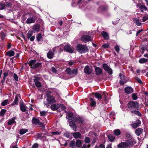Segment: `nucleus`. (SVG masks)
<instances>
[{"instance_id":"nucleus-35","label":"nucleus","mask_w":148,"mask_h":148,"mask_svg":"<svg viewBox=\"0 0 148 148\" xmlns=\"http://www.w3.org/2000/svg\"><path fill=\"white\" fill-rule=\"evenodd\" d=\"M114 134L116 136H118L119 135L121 134V132L120 130L118 129H116L114 130Z\"/></svg>"},{"instance_id":"nucleus-60","label":"nucleus","mask_w":148,"mask_h":148,"mask_svg":"<svg viewBox=\"0 0 148 148\" xmlns=\"http://www.w3.org/2000/svg\"><path fill=\"white\" fill-rule=\"evenodd\" d=\"M75 62L73 61H70L69 63V66H72L75 63Z\"/></svg>"},{"instance_id":"nucleus-7","label":"nucleus","mask_w":148,"mask_h":148,"mask_svg":"<svg viewBox=\"0 0 148 148\" xmlns=\"http://www.w3.org/2000/svg\"><path fill=\"white\" fill-rule=\"evenodd\" d=\"M66 71L68 74L70 75L73 74L76 75L77 73V70L75 69L71 70L70 69L68 68L66 69Z\"/></svg>"},{"instance_id":"nucleus-57","label":"nucleus","mask_w":148,"mask_h":148,"mask_svg":"<svg viewBox=\"0 0 148 148\" xmlns=\"http://www.w3.org/2000/svg\"><path fill=\"white\" fill-rule=\"evenodd\" d=\"M8 75V73L7 72H5V73H4V74H3V75H4V76H3V79H4V80L5 81V77H7Z\"/></svg>"},{"instance_id":"nucleus-16","label":"nucleus","mask_w":148,"mask_h":148,"mask_svg":"<svg viewBox=\"0 0 148 148\" xmlns=\"http://www.w3.org/2000/svg\"><path fill=\"white\" fill-rule=\"evenodd\" d=\"M76 116L74 115L73 114L72 112H69L68 113L67 115L66 116V118L67 119L71 120L72 121V119L74 118H75Z\"/></svg>"},{"instance_id":"nucleus-38","label":"nucleus","mask_w":148,"mask_h":148,"mask_svg":"<svg viewBox=\"0 0 148 148\" xmlns=\"http://www.w3.org/2000/svg\"><path fill=\"white\" fill-rule=\"evenodd\" d=\"M20 108L21 110L23 112H25L26 111V108L25 107L23 104H20Z\"/></svg>"},{"instance_id":"nucleus-46","label":"nucleus","mask_w":148,"mask_h":148,"mask_svg":"<svg viewBox=\"0 0 148 148\" xmlns=\"http://www.w3.org/2000/svg\"><path fill=\"white\" fill-rule=\"evenodd\" d=\"M131 112L135 114L138 115V116H140L141 115L140 113L138 111L134 110L132 111Z\"/></svg>"},{"instance_id":"nucleus-45","label":"nucleus","mask_w":148,"mask_h":148,"mask_svg":"<svg viewBox=\"0 0 148 148\" xmlns=\"http://www.w3.org/2000/svg\"><path fill=\"white\" fill-rule=\"evenodd\" d=\"M6 112V110L5 109H2L0 112V115L2 116H3Z\"/></svg>"},{"instance_id":"nucleus-17","label":"nucleus","mask_w":148,"mask_h":148,"mask_svg":"<svg viewBox=\"0 0 148 148\" xmlns=\"http://www.w3.org/2000/svg\"><path fill=\"white\" fill-rule=\"evenodd\" d=\"M50 107L52 110H55L60 107V105L56 103L51 105Z\"/></svg>"},{"instance_id":"nucleus-43","label":"nucleus","mask_w":148,"mask_h":148,"mask_svg":"<svg viewBox=\"0 0 148 148\" xmlns=\"http://www.w3.org/2000/svg\"><path fill=\"white\" fill-rule=\"evenodd\" d=\"M9 103V101L8 100H5L1 103V105L5 106Z\"/></svg>"},{"instance_id":"nucleus-24","label":"nucleus","mask_w":148,"mask_h":148,"mask_svg":"<svg viewBox=\"0 0 148 148\" xmlns=\"http://www.w3.org/2000/svg\"><path fill=\"white\" fill-rule=\"evenodd\" d=\"M96 74L97 75H99L102 73L101 69L99 67H96L95 69Z\"/></svg>"},{"instance_id":"nucleus-4","label":"nucleus","mask_w":148,"mask_h":148,"mask_svg":"<svg viewBox=\"0 0 148 148\" xmlns=\"http://www.w3.org/2000/svg\"><path fill=\"white\" fill-rule=\"evenodd\" d=\"M35 60H32L30 61L28 63L29 66L32 69H34L38 68L41 66V63L37 62L36 63Z\"/></svg>"},{"instance_id":"nucleus-58","label":"nucleus","mask_w":148,"mask_h":148,"mask_svg":"<svg viewBox=\"0 0 148 148\" xmlns=\"http://www.w3.org/2000/svg\"><path fill=\"white\" fill-rule=\"evenodd\" d=\"M60 107L62 110H64L65 109V107L63 104H60Z\"/></svg>"},{"instance_id":"nucleus-32","label":"nucleus","mask_w":148,"mask_h":148,"mask_svg":"<svg viewBox=\"0 0 148 148\" xmlns=\"http://www.w3.org/2000/svg\"><path fill=\"white\" fill-rule=\"evenodd\" d=\"M32 122L33 123L36 125L39 123L40 121L37 119L33 118L32 120Z\"/></svg>"},{"instance_id":"nucleus-22","label":"nucleus","mask_w":148,"mask_h":148,"mask_svg":"<svg viewBox=\"0 0 148 148\" xmlns=\"http://www.w3.org/2000/svg\"><path fill=\"white\" fill-rule=\"evenodd\" d=\"M101 34L105 39L107 40L109 39V35L106 32L104 31L102 32L101 33Z\"/></svg>"},{"instance_id":"nucleus-30","label":"nucleus","mask_w":148,"mask_h":148,"mask_svg":"<svg viewBox=\"0 0 148 148\" xmlns=\"http://www.w3.org/2000/svg\"><path fill=\"white\" fill-rule=\"evenodd\" d=\"M139 9L142 12H143L144 11H146L147 10V8L145 6L143 5L140 6Z\"/></svg>"},{"instance_id":"nucleus-10","label":"nucleus","mask_w":148,"mask_h":148,"mask_svg":"<svg viewBox=\"0 0 148 148\" xmlns=\"http://www.w3.org/2000/svg\"><path fill=\"white\" fill-rule=\"evenodd\" d=\"M64 51L71 53L73 52V51L70 45H67L65 46L64 47Z\"/></svg>"},{"instance_id":"nucleus-27","label":"nucleus","mask_w":148,"mask_h":148,"mask_svg":"<svg viewBox=\"0 0 148 148\" xmlns=\"http://www.w3.org/2000/svg\"><path fill=\"white\" fill-rule=\"evenodd\" d=\"M73 136L74 138H78L81 137V134L78 132H76L73 133Z\"/></svg>"},{"instance_id":"nucleus-3","label":"nucleus","mask_w":148,"mask_h":148,"mask_svg":"<svg viewBox=\"0 0 148 148\" xmlns=\"http://www.w3.org/2000/svg\"><path fill=\"white\" fill-rule=\"evenodd\" d=\"M47 101H45L44 104L47 107L50 106V104L54 103L56 102V100L54 97L51 95H48L47 99Z\"/></svg>"},{"instance_id":"nucleus-50","label":"nucleus","mask_w":148,"mask_h":148,"mask_svg":"<svg viewBox=\"0 0 148 148\" xmlns=\"http://www.w3.org/2000/svg\"><path fill=\"white\" fill-rule=\"evenodd\" d=\"M5 4H6V7H8V8H10L12 5V4L11 3L8 2H7L5 3Z\"/></svg>"},{"instance_id":"nucleus-9","label":"nucleus","mask_w":148,"mask_h":148,"mask_svg":"<svg viewBox=\"0 0 148 148\" xmlns=\"http://www.w3.org/2000/svg\"><path fill=\"white\" fill-rule=\"evenodd\" d=\"M103 66L104 69L106 71H107L110 75L112 74V69L106 64H104Z\"/></svg>"},{"instance_id":"nucleus-1","label":"nucleus","mask_w":148,"mask_h":148,"mask_svg":"<svg viewBox=\"0 0 148 148\" xmlns=\"http://www.w3.org/2000/svg\"><path fill=\"white\" fill-rule=\"evenodd\" d=\"M125 142L128 147H132L136 143L134 138L129 134H127L126 135Z\"/></svg>"},{"instance_id":"nucleus-29","label":"nucleus","mask_w":148,"mask_h":148,"mask_svg":"<svg viewBox=\"0 0 148 148\" xmlns=\"http://www.w3.org/2000/svg\"><path fill=\"white\" fill-rule=\"evenodd\" d=\"M15 118L14 117L12 118L11 119L9 120L8 123V124L10 125H11L13 124L14 122H15Z\"/></svg>"},{"instance_id":"nucleus-6","label":"nucleus","mask_w":148,"mask_h":148,"mask_svg":"<svg viewBox=\"0 0 148 148\" xmlns=\"http://www.w3.org/2000/svg\"><path fill=\"white\" fill-rule=\"evenodd\" d=\"M81 40L84 42H86L91 40V37L89 35H83L81 38Z\"/></svg>"},{"instance_id":"nucleus-25","label":"nucleus","mask_w":148,"mask_h":148,"mask_svg":"<svg viewBox=\"0 0 148 148\" xmlns=\"http://www.w3.org/2000/svg\"><path fill=\"white\" fill-rule=\"evenodd\" d=\"M143 132V129H142L139 128L135 130V132L136 135L139 136Z\"/></svg>"},{"instance_id":"nucleus-15","label":"nucleus","mask_w":148,"mask_h":148,"mask_svg":"<svg viewBox=\"0 0 148 148\" xmlns=\"http://www.w3.org/2000/svg\"><path fill=\"white\" fill-rule=\"evenodd\" d=\"M140 123V121L139 120H136V122L133 123L131 125L132 127L135 129L137 128Z\"/></svg>"},{"instance_id":"nucleus-44","label":"nucleus","mask_w":148,"mask_h":148,"mask_svg":"<svg viewBox=\"0 0 148 148\" xmlns=\"http://www.w3.org/2000/svg\"><path fill=\"white\" fill-rule=\"evenodd\" d=\"M95 95V97L98 99H101L102 97V96L98 93H96Z\"/></svg>"},{"instance_id":"nucleus-56","label":"nucleus","mask_w":148,"mask_h":148,"mask_svg":"<svg viewBox=\"0 0 148 148\" xmlns=\"http://www.w3.org/2000/svg\"><path fill=\"white\" fill-rule=\"evenodd\" d=\"M148 19V17L147 16H145L143 17L142 21L143 22H145Z\"/></svg>"},{"instance_id":"nucleus-14","label":"nucleus","mask_w":148,"mask_h":148,"mask_svg":"<svg viewBox=\"0 0 148 148\" xmlns=\"http://www.w3.org/2000/svg\"><path fill=\"white\" fill-rule=\"evenodd\" d=\"M124 90L125 92L127 94H130L132 93L133 91V88L130 87H126Z\"/></svg>"},{"instance_id":"nucleus-62","label":"nucleus","mask_w":148,"mask_h":148,"mask_svg":"<svg viewBox=\"0 0 148 148\" xmlns=\"http://www.w3.org/2000/svg\"><path fill=\"white\" fill-rule=\"evenodd\" d=\"M52 71L53 73H56V70L55 68L54 67H52L51 68Z\"/></svg>"},{"instance_id":"nucleus-51","label":"nucleus","mask_w":148,"mask_h":148,"mask_svg":"<svg viewBox=\"0 0 148 148\" xmlns=\"http://www.w3.org/2000/svg\"><path fill=\"white\" fill-rule=\"evenodd\" d=\"M84 140L85 142L86 143H89L90 142V140L88 137H86Z\"/></svg>"},{"instance_id":"nucleus-11","label":"nucleus","mask_w":148,"mask_h":148,"mask_svg":"<svg viewBox=\"0 0 148 148\" xmlns=\"http://www.w3.org/2000/svg\"><path fill=\"white\" fill-rule=\"evenodd\" d=\"M33 31H29L27 34V38L29 39L31 41H33L34 40L35 36H32L33 34Z\"/></svg>"},{"instance_id":"nucleus-61","label":"nucleus","mask_w":148,"mask_h":148,"mask_svg":"<svg viewBox=\"0 0 148 148\" xmlns=\"http://www.w3.org/2000/svg\"><path fill=\"white\" fill-rule=\"evenodd\" d=\"M136 79L137 80V81L139 83H142V82L141 81V80L140 79L136 77Z\"/></svg>"},{"instance_id":"nucleus-23","label":"nucleus","mask_w":148,"mask_h":148,"mask_svg":"<svg viewBox=\"0 0 148 148\" xmlns=\"http://www.w3.org/2000/svg\"><path fill=\"white\" fill-rule=\"evenodd\" d=\"M133 21L134 23H135L137 26H140L141 24V21L137 18H135L133 19Z\"/></svg>"},{"instance_id":"nucleus-13","label":"nucleus","mask_w":148,"mask_h":148,"mask_svg":"<svg viewBox=\"0 0 148 148\" xmlns=\"http://www.w3.org/2000/svg\"><path fill=\"white\" fill-rule=\"evenodd\" d=\"M34 82L36 86L38 88H40L41 87V83L39 82V79L38 78H36L34 79Z\"/></svg>"},{"instance_id":"nucleus-49","label":"nucleus","mask_w":148,"mask_h":148,"mask_svg":"<svg viewBox=\"0 0 148 148\" xmlns=\"http://www.w3.org/2000/svg\"><path fill=\"white\" fill-rule=\"evenodd\" d=\"M132 99L134 100H136L137 99L136 95L135 93L133 94L132 95Z\"/></svg>"},{"instance_id":"nucleus-39","label":"nucleus","mask_w":148,"mask_h":148,"mask_svg":"<svg viewBox=\"0 0 148 148\" xmlns=\"http://www.w3.org/2000/svg\"><path fill=\"white\" fill-rule=\"evenodd\" d=\"M6 7L5 3L3 2L0 3V10H3Z\"/></svg>"},{"instance_id":"nucleus-2","label":"nucleus","mask_w":148,"mask_h":148,"mask_svg":"<svg viewBox=\"0 0 148 148\" xmlns=\"http://www.w3.org/2000/svg\"><path fill=\"white\" fill-rule=\"evenodd\" d=\"M77 49L81 53H85L88 51V49L86 46L81 44L77 46Z\"/></svg>"},{"instance_id":"nucleus-21","label":"nucleus","mask_w":148,"mask_h":148,"mask_svg":"<svg viewBox=\"0 0 148 148\" xmlns=\"http://www.w3.org/2000/svg\"><path fill=\"white\" fill-rule=\"evenodd\" d=\"M35 19L33 17L29 18L26 20V23L27 24H30L35 22Z\"/></svg>"},{"instance_id":"nucleus-52","label":"nucleus","mask_w":148,"mask_h":148,"mask_svg":"<svg viewBox=\"0 0 148 148\" xmlns=\"http://www.w3.org/2000/svg\"><path fill=\"white\" fill-rule=\"evenodd\" d=\"M40 113L41 116H45L46 115L47 112L45 111H43L40 112Z\"/></svg>"},{"instance_id":"nucleus-36","label":"nucleus","mask_w":148,"mask_h":148,"mask_svg":"<svg viewBox=\"0 0 148 148\" xmlns=\"http://www.w3.org/2000/svg\"><path fill=\"white\" fill-rule=\"evenodd\" d=\"M115 138V136H114L111 135H109L108 136V138L109 140L111 142L114 141Z\"/></svg>"},{"instance_id":"nucleus-48","label":"nucleus","mask_w":148,"mask_h":148,"mask_svg":"<svg viewBox=\"0 0 148 148\" xmlns=\"http://www.w3.org/2000/svg\"><path fill=\"white\" fill-rule=\"evenodd\" d=\"M114 48L116 51L118 53H119L120 50V48L119 46L118 45H116L114 47Z\"/></svg>"},{"instance_id":"nucleus-19","label":"nucleus","mask_w":148,"mask_h":148,"mask_svg":"<svg viewBox=\"0 0 148 148\" xmlns=\"http://www.w3.org/2000/svg\"><path fill=\"white\" fill-rule=\"evenodd\" d=\"M118 148H127V147L124 142H122L120 143L117 146Z\"/></svg>"},{"instance_id":"nucleus-47","label":"nucleus","mask_w":148,"mask_h":148,"mask_svg":"<svg viewBox=\"0 0 148 148\" xmlns=\"http://www.w3.org/2000/svg\"><path fill=\"white\" fill-rule=\"evenodd\" d=\"M0 34L1 38L2 40H3L5 38L6 36V35L2 32L1 33H0Z\"/></svg>"},{"instance_id":"nucleus-20","label":"nucleus","mask_w":148,"mask_h":148,"mask_svg":"<svg viewBox=\"0 0 148 148\" xmlns=\"http://www.w3.org/2000/svg\"><path fill=\"white\" fill-rule=\"evenodd\" d=\"M69 125L71 128L74 131H76L77 129V126L76 124L72 121L69 122Z\"/></svg>"},{"instance_id":"nucleus-5","label":"nucleus","mask_w":148,"mask_h":148,"mask_svg":"<svg viewBox=\"0 0 148 148\" xmlns=\"http://www.w3.org/2000/svg\"><path fill=\"white\" fill-rule=\"evenodd\" d=\"M128 108L131 110H134L138 107L139 104L137 102L130 101L127 104Z\"/></svg>"},{"instance_id":"nucleus-41","label":"nucleus","mask_w":148,"mask_h":148,"mask_svg":"<svg viewBox=\"0 0 148 148\" xmlns=\"http://www.w3.org/2000/svg\"><path fill=\"white\" fill-rule=\"evenodd\" d=\"M75 142L74 140H72L70 141L69 143V145L70 147L73 148L75 146Z\"/></svg>"},{"instance_id":"nucleus-33","label":"nucleus","mask_w":148,"mask_h":148,"mask_svg":"<svg viewBox=\"0 0 148 148\" xmlns=\"http://www.w3.org/2000/svg\"><path fill=\"white\" fill-rule=\"evenodd\" d=\"M81 143L82 142L80 140H77L75 143V145L77 147H80L82 146Z\"/></svg>"},{"instance_id":"nucleus-55","label":"nucleus","mask_w":148,"mask_h":148,"mask_svg":"<svg viewBox=\"0 0 148 148\" xmlns=\"http://www.w3.org/2000/svg\"><path fill=\"white\" fill-rule=\"evenodd\" d=\"M90 146V145H86L85 144L83 145L82 148H89Z\"/></svg>"},{"instance_id":"nucleus-34","label":"nucleus","mask_w":148,"mask_h":148,"mask_svg":"<svg viewBox=\"0 0 148 148\" xmlns=\"http://www.w3.org/2000/svg\"><path fill=\"white\" fill-rule=\"evenodd\" d=\"M28 131V130L26 129H21L20 130L19 133L21 135H23L26 133Z\"/></svg>"},{"instance_id":"nucleus-8","label":"nucleus","mask_w":148,"mask_h":148,"mask_svg":"<svg viewBox=\"0 0 148 148\" xmlns=\"http://www.w3.org/2000/svg\"><path fill=\"white\" fill-rule=\"evenodd\" d=\"M92 69L87 65L85 67L84 69V72L86 74L89 75L92 72Z\"/></svg>"},{"instance_id":"nucleus-42","label":"nucleus","mask_w":148,"mask_h":148,"mask_svg":"<svg viewBox=\"0 0 148 148\" xmlns=\"http://www.w3.org/2000/svg\"><path fill=\"white\" fill-rule=\"evenodd\" d=\"M42 37V35L41 34H38L36 36V38L38 41H40Z\"/></svg>"},{"instance_id":"nucleus-28","label":"nucleus","mask_w":148,"mask_h":148,"mask_svg":"<svg viewBox=\"0 0 148 148\" xmlns=\"http://www.w3.org/2000/svg\"><path fill=\"white\" fill-rule=\"evenodd\" d=\"M19 95H16L15 97L14 100L11 105H17L18 104V97Z\"/></svg>"},{"instance_id":"nucleus-37","label":"nucleus","mask_w":148,"mask_h":148,"mask_svg":"<svg viewBox=\"0 0 148 148\" xmlns=\"http://www.w3.org/2000/svg\"><path fill=\"white\" fill-rule=\"evenodd\" d=\"M148 61V60L147 59L143 58L140 59L139 60V62L141 64H143L146 63Z\"/></svg>"},{"instance_id":"nucleus-54","label":"nucleus","mask_w":148,"mask_h":148,"mask_svg":"<svg viewBox=\"0 0 148 148\" xmlns=\"http://www.w3.org/2000/svg\"><path fill=\"white\" fill-rule=\"evenodd\" d=\"M109 45L108 44H106L102 45V47L103 48H107L109 47Z\"/></svg>"},{"instance_id":"nucleus-31","label":"nucleus","mask_w":148,"mask_h":148,"mask_svg":"<svg viewBox=\"0 0 148 148\" xmlns=\"http://www.w3.org/2000/svg\"><path fill=\"white\" fill-rule=\"evenodd\" d=\"M14 51L12 50L8 51L6 53V55L10 57H11L14 56Z\"/></svg>"},{"instance_id":"nucleus-26","label":"nucleus","mask_w":148,"mask_h":148,"mask_svg":"<svg viewBox=\"0 0 148 148\" xmlns=\"http://www.w3.org/2000/svg\"><path fill=\"white\" fill-rule=\"evenodd\" d=\"M53 53L50 50L48 52L47 54V57L50 59H51L53 58Z\"/></svg>"},{"instance_id":"nucleus-59","label":"nucleus","mask_w":148,"mask_h":148,"mask_svg":"<svg viewBox=\"0 0 148 148\" xmlns=\"http://www.w3.org/2000/svg\"><path fill=\"white\" fill-rule=\"evenodd\" d=\"M14 77L15 80L16 81H18V76L15 73H14Z\"/></svg>"},{"instance_id":"nucleus-40","label":"nucleus","mask_w":148,"mask_h":148,"mask_svg":"<svg viewBox=\"0 0 148 148\" xmlns=\"http://www.w3.org/2000/svg\"><path fill=\"white\" fill-rule=\"evenodd\" d=\"M90 100L91 101L90 103V106H93L96 105V103L94 99L92 98H90Z\"/></svg>"},{"instance_id":"nucleus-12","label":"nucleus","mask_w":148,"mask_h":148,"mask_svg":"<svg viewBox=\"0 0 148 148\" xmlns=\"http://www.w3.org/2000/svg\"><path fill=\"white\" fill-rule=\"evenodd\" d=\"M72 121L77 122L79 123H82L84 121V120L82 118L76 117L75 118H73L72 119Z\"/></svg>"},{"instance_id":"nucleus-18","label":"nucleus","mask_w":148,"mask_h":148,"mask_svg":"<svg viewBox=\"0 0 148 148\" xmlns=\"http://www.w3.org/2000/svg\"><path fill=\"white\" fill-rule=\"evenodd\" d=\"M32 29L34 32H38L40 30V26L38 25H34L32 26Z\"/></svg>"},{"instance_id":"nucleus-53","label":"nucleus","mask_w":148,"mask_h":148,"mask_svg":"<svg viewBox=\"0 0 148 148\" xmlns=\"http://www.w3.org/2000/svg\"><path fill=\"white\" fill-rule=\"evenodd\" d=\"M38 146L39 145L38 143H35L33 145L32 148H38Z\"/></svg>"},{"instance_id":"nucleus-64","label":"nucleus","mask_w":148,"mask_h":148,"mask_svg":"<svg viewBox=\"0 0 148 148\" xmlns=\"http://www.w3.org/2000/svg\"><path fill=\"white\" fill-rule=\"evenodd\" d=\"M98 148H105L104 146L103 145H101L99 146Z\"/></svg>"},{"instance_id":"nucleus-63","label":"nucleus","mask_w":148,"mask_h":148,"mask_svg":"<svg viewBox=\"0 0 148 148\" xmlns=\"http://www.w3.org/2000/svg\"><path fill=\"white\" fill-rule=\"evenodd\" d=\"M143 29H140L138 30L136 34V36H137L138 34H139L141 31H143Z\"/></svg>"}]
</instances>
